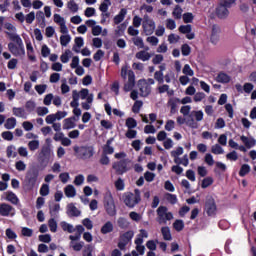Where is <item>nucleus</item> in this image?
I'll use <instances>...</instances> for the list:
<instances>
[{"label":"nucleus","mask_w":256,"mask_h":256,"mask_svg":"<svg viewBox=\"0 0 256 256\" xmlns=\"http://www.w3.org/2000/svg\"><path fill=\"white\" fill-rule=\"evenodd\" d=\"M67 8L69 9V11H71L72 13H77V11H79V5L75 3V0H70L67 3Z\"/></svg>","instance_id":"37"},{"label":"nucleus","mask_w":256,"mask_h":256,"mask_svg":"<svg viewBox=\"0 0 256 256\" xmlns=\"http://www.w3.org/2000/svg\"><path fill=\"white\" fill-rule=\"evenodd\" d=\"M212 153L215 155H222L224 154V149L221 147V145H213L212 146Z\"/></svg>","instance_id":"52"},{"label":"nucleus","mask_w":256,"mask_h":256,"mask_svg":"<svg viewBox=\"0 0 256 256\" xmlns=\"http://www.w3.org/2000/svg\"><path fill=\"white\" fill-rule=\"evenodd\" d=\"M118 227L122 230H126V229H128V227H130V222H128V220L125 219L124 217H119L118 218Z\"/></svg>","instance_id":"30"},{"label":"nucleus","mask_w":256,"mask_h":256,"mask_svg":"<svg viewBox=\"0 0 256 256\" xmlns=\"http://www.w3.org/2000/svg\"><path fill=\"white\" fill-rule=\"evenodd\" d=\"M126 15H127V9L122 8L120 12L114 17L115 25H119V23H123Z\"/></svg>","instance_id":"20"},{"label":"nucleus","mask_w":256,"mask_h":256,"mask_svg":"<svg viewBox=\"0 0 256 256\" xmlns=\"http://www.w3.org/2000/svg\"><path fill=\"white\" fill-rule=\"evenodd\" d=\"M160 232L162 233L163 240L172 241L171 230L169 229L168 226L162 227L160 229Z\"/></svg>","instance_id":"27"},{"label":"nucleus","mask_w":256,"mask_h":256,"mask_svg":"<svg viewBox=\"0 0 256 256\" xmlns=\"http://www.w3.org/2000/svg\"><path fill=\"white\" fill-rule=\"evenodd\" d=\"M49 193H50L49 184H42L40 188V195L42 197H46V196H49Z\"/></svg>","instance_id":"41"},{"label":"nucleus","mask_w":256,"mask_h":256,"mask_svg":"<svg viewBox=\"0 0 256 256\" xmlns=\"http://www.w3.org/2000/svg\"><path fill=\"white\" fill-rule=\"evenodd\" d=\"M182 17L184 23H193V19H195V16H193V13L191 12L184 13Z\"/></svg>","instance_id":"44"},{"label":"nucleus","mask_w":256,"mask_h":256,"mask_svg":"<svg viewBox=\"0 0 256 256\" xmlns=\"http://www.w3.org/2000/svg\"><path fill=\"white\" fill-rule=\"evenodd\" d=\"M136 59H139L140 61H149V59H151V53L145 51V50H141L139 52L136 53L135 55Z\"/></svg>","instance_id":"22"},{"label":"nucleus","mask_w":256,"mask_h":256,"mask_svg":"<svg viewBox=\"0 0 256 256\" xmlns=\"http://www.w3.org/2000/svg\"><path fill=\"white\" fill-rule=\"evenodd\" d=\"M183 153H184L183 147H178L176 148V150H173L170 152V156L177 159L180 155H183Z\"/></svg>","instance_id":"50"},{"label":"nucleus","mask_w":256,"mask_h":256,"mask_svg":"<svg viewBox=\"0 0 256 256\" xmlns=\"http://www.w3.org/2000/svg\"><path fill=\"white\" fill-rule=\"evenodd\" d=\"M68 215L70 217H80L81 215V211L78 210L77 206H75L74 204L70 203L68 205V211H67Z\"/></svg>","instance_id":"19"},{"label":"nucleus","mask_w":256,"mask_h":256,"mask_svg":"<svg viewBox=\"0 0 256 256\" xmlns=\"http://www.w3.org/2000/svg\"><path fill=\"white\" fill-rule=\"evenodd\" d=\"M71 43V36L70 35H62L60 36V44L62 47H67Z\"/></svg>","instance_id":"39"},{"label":"nucleus","mask_w":256,"mask_h":256,"mask_svg":"<svg viewBox=\"0 0 256 256\" xmlns=\"http://www.w3.org/2000/svg\"><path fill=\"white\" fill-rule=\"evenodd\" d=\"M226 160L235 162L238 160V154L236 151H231L230 153L226 154Z\"/></svg>","instance_id":"57"},{"label":"nucleus","mask_w":256,"mask_h":256,"mask_svg":"<svg viewBox=\"0 0 256 256\" xmlns=\"http://www.w3.org/2000/svg\"><path fill=\"white\" fill-rule=\"evenodd\" d=\"M6 200L12 203L13 205H18L19 204V198L16 196L15 193L12 191H7L6 192Z\"/></svg>","instance_id":"23"},{"label":"nucleus","mask_w":256,"mask_h":256,"mask_svg":"<svg viewBox=\"0 0 256 256\" xmlns=\"http://www.w3.org/2000/svg\"><path fill=\"white\" fill-rule=\"evenodd\" d=\"M40 147V142L37 140L29 141L28 149L29 151H36Z\"/></svg>","instance_id":"47"},{"label":"nucleus","mask_w":256,"mask_h":256,"mask_svg":"<svg viewBox=\"0 0 256 256\" xmlns=\"http://www.w3.org/2000/svg\"><path fill=\"white\" fill-rule=\"evenodd\" d=\"M40 175V170L37 167H32L26 172L24 187L26 191H32L35 187V184L38 181V176Z\"/></svg>","instance_id":"2"},{"label":"nucleus","mask_w":256,"mask_h":256,"mask_svg":"<svg viewBox=\"0 0 256 256\" xmlns=\"http://www.w3.org/2000/svg\"><path fill=\"white\" fill-rule=\"evenodd\" d=\"M9 39L13 42H10L8 44V49L14 57H23L25 56V45L23 44V40L21 39V36L19 34H15L13 32H6ZM16 43V44H15Z\"/></svg>","instance_id":"1"},{"label":"nucleus","mask_w":256,"mask_h":256,"mask_svg":"<svg viewBox=\"0 0 256 256\" xmlns=\"http://www.w3.org/2000/svg\"><path fill=\"white\" fill-rule=\"evenodd\" d=\"M114 152H115V149L113 147L104 145L103 153L101 155L108 156V155H112Z\"/></svg>","instance_id":"53"},{"label":"nucleus","mask_w":256,"mask_h":256,"mask_svg":"<svg viewBox=\"0 0 256 256\" xmlns=\"http://www.w3.org/2000/svg\"><path fill=\"white\" fill-rule=\"evenodd\" d=\"M35 91H37L38 95H43L47 91V84L36 85Z\"/></svg>","instance_id":"58"},{"label":"nucleus","mask_w":256,"mask_h":256,"mask_svg":"<svg viewBox=\"0 0 256 256\" xmlns=\"http://www.w3.org/2000/svg\"><path fill=\"white\" fill-rule=\"evenodd\" d=\"M15 168L19 172H22L27 169V165L23 161L19 160L18 162L15 163Z\"/></svg>","instance_id":"59"},{"label":"nucleus","mask_w":256,"mask_h":256,"mask_svg":"<svg viewBox=\"0 0 256 256\" xmlns=\"http://www.w3.org/2000/svg\"><path fill=\"white\" fill-rule=\"evenodd\" d=\"M213 184V178L212 177H206L201 181V188L206 189L207 187H210Z\"/></svg>","instance_id":"42"},{"label":"nucleus","mask_w":256,"mask_h":256,"mask_svg":"<svg viewBox=\"0 0 256 256\" xmlns=\"http://www.w3.org/2000/svg\"><path fill=\"white\" fill-rule=\"evenodd\" d=\"M103 205L104 210L106 211L107 215H109V217L116 216V206L112 193L106 192V194H104Z\"/></svg>","instance_id":"6"},{"label":"nucleus","mask_w":256,"mask_h":256,"mask_svg":"<svg viewBox=\"0 0 256 256\" xmlns=\"http://www.w3.org/2000/svg\"><path fill=\"white\" fill-rule=\"evenodd\" d=\"M184 221L182 219H176L175 222H173V230L176 232H181L184 230Z\"/></svg>","instance_id":"28"},{"label":"nucleus","mask_w":256,"mask_h":256,"mask_svg":"<svg viewBox=\"0 0 256 256\" xmlns=\"http://www.w3.org/2000/svg\"><path fill=\"white\" fill-rule=\"evenodd\" d=\"M216 15L219 19H227V17H229V9L219 4L216 8Z\"/></svg>","instance_id":"15"},{"label":"nucleus","mask_w":256,"mask_h":256,"mask_svg":"<svg viewBox=\"0 0 256 256\" xmlns=\"http://www.w3.org/2000/svg\"><path fill=\"white\" fill-rule=\"evenodd\" d=\"M69 59H71V50L67 49L65 52L60 56V61L62 63H69Z\"/></svg>","instance_id":"38"},{"label":"nucleus","mask_w":256,"mask_h":256,"mask_svg":"<svg viewBox=\"0 0 256 256\" xmlns=\"http://www.w3.org/2000/svg\"><path fill=\"white\" fill-rule=\"evenodd\" d=\"M241 141H243L244 145H246L248 149L254 147L256 144L255 140L249 139L246 136H241Z\"/></svg>","instance_id":"36"},{"label":"nucleus","mask_w":256,"mask_h":256,"mask_svg":"<svg viewBox=\"0 0 256 256\" xmlns=\"http://www.w3.org/2000/svg\"><path fill=\"white\" fill-rule=\"evenodd\" d=\"M141 202V192L138 189L133 192H126L123 194V204L129 209H134L137 204Z\"/></svg>","instance_id":"3"},{"label":"nucleus","mask_w":256,"mask_h":256,"mask_svg":"<svg viewBox=\"0 0 256 256\" xmlns=\"http://www.w3.org/2000/svg\"><path fill=\"white\" fill-rule=\"evenodd\" d=\"M51 149L49 145H44L41 148L40 154H38V163L40 164L42 170L46 169L50 161Z\"/></svg>","instance_id":"7"},{"label":"nucleus","mask_w":256,"mask_h":256,"mask_svg":"<svg viewBox=\"0 0 256 256\" xmlns=\"http://www.w3.org/2000/svg\"><path fill=\"white\" fill-rule=\"evenodd\" d=\"M76 194H77V192L73 185L66 186V188H65V196L66 197L74 198Z\"/></svg>","instance_id":"29"},{"label":"nucleus","mask_w":256,"mask_h":256,"mask_svg":"<svg viewBox=\"0 0 256 256\" xmlns=\"http://www.w3.org/2000/svg\"><path fill=\"white\" fill-rule=\"evenodd\" d=\"M154 79H155L158 83H160V84L165 83L164 76H163V72H161V71H156V72L154 73Z\"/></svg>","instance_id":"51"},{"label":"nucleus","mask_w":256,"mask_h":256,"mask_svg":"<svg viewBox=\"0 0 256 256\" xmlns=\"http://www.w3.org/2000/svg\"><path fill=\"white\" fill-rule=\"evenodd\" d=\"M126 127L128 129H135L137 127V121L134 118H128L126 120Z\"/></svg>","instance_id":"55"},{"label":"nucleus","mask_w":256,"mask_h":256,"mask_svg":"<svg viewBox=\"0 0 256 256\" xmlns=\"http://www.w3.org/2000/svg\"><path fill=\"white\" fill-rule=\"evenodd\" d=\"M204 162L208 166H213V164H215V161L213 160L212 154H206V156H204Z\"/></svg>","instance_id":"62"},{"label":"nucleus","mask_w":256,"mask_h":256,"mask_svg":"<svg viewBox=\"0 0 256 256\" xmlns=\"http://www.w3.org/2000/svg\"><path fill=\"white\" fill-rule=\"evenodd\" d=\"M115 188L116 191H124L125 189V183L124 180L119 178L118 180L115 181Z\"/></svg>","instance_id":"46"},{"label":"nucleus","mask_w":256,"mask_h":256,"mask_svg":"<svg viewBox=\"0 0 256 256\" xmlns=\"http://www.w3.org/2000/svg\"><path fill=\"white\" fill-rule=\"evenodd\" d=\"M38 240L41 243H50L52 241V237L50 236V234H42L38 236Z\"/></svg>","instance_id":"54"},{"label":"nucleus","mask_w":256,"mask_h":256,"mask_svg":"<svg viewBox=\"0 0 256 256\" xmlns=\"http://www.w3.org/2000/svg\"><path fill=\"white\" fill-rule=\"evenodd\" d=\"M178 103H181V99H179V98H170L168 100V107H170V113L172 115H175V113H177Z\"/></svg>","instance_id":"16"},{"label":"nucleus","mask_w":256,"mask_h":256,"mask_svg":"<svg viewBox=\"0 0 256 256\" xmlns=\"http://www.w3.org/2000/svg\"><path fill=\"white\" fill-rule=\"evenodd\" d=\"M133 87H135V72H133V70H129L128 82L124 85V91L128 93L133 90Z\"/></svg>","instance_id":"13"},{"label":"nucleus","mask_w":256,"mask_h":256,"mask_svg":"<svg viewBox=\"0 0 256 256\" xmlns=\"http://www.w3.org/2000/svg\"><path fill=\"white\" fill-rule=\"evenodd\" d=\"M1 137H3V139L5 141H12L13 140V133L10 131H6L1 133Z\"/></svg>","instance_id":"64"},{"label":"nucleus","mask_w":256,"mask_h":256,"mask_svg":"<svg viewBox=\"0 0 256 256\" xmlns=\"http://www.w3.org/2000/svg\"><path fill=\"white\" fill-rule=\"evenodd\" d=\"M175 164H182V166L187 167L188 166V156L185 155L184 157H182V159L180 160V158H175L174 160Z\"/></svg>","instance_id":"56"},{"label":"nucleus","mask_w":256,"mask_h":256,"mask_svg":"<svg viewBox=\"0 0 256 256\" xmlns=\"http://www.w3.org/2000/svg\"><path fill=\"white\" fill-rule=\"evenodd\" d=\"M133 43L136 47H139V49H145V42H143V38L136 37L133 39Z\"/></svg>","instance_id":"45"},{"label":"nucleus","mask_w":256,"mask_h":256,"mask_svg":"<svg viewBox=\"0 0 256 256\" xmlns=\"http://www.w3.org/2000/svg\"><path fill=\"white\" fill-rule=\"evenodd\" d=\"M204 211L208 217H215L217 207L215 199L212 196L206 198V202H204Z\"/></svg>","instance_id":"9"},{"label":"nucleus","mask_w":256,"mask_h":256,"mask_svg":"<svg viewBox=\"0 0 256 256\" xmlns=\"http://www.w3.org/2000/svg\"><path fill=\"white\" fill-rule=\"evenodd\" d=\"M24 21H26V23H28V25H31V23H33V21H35V13L33 11L28 13L25 16Z\"/></svg>","instance_id":"60"},{"label":"nucleus","mask_w":256,"mask_h":256,"mask_svg":"<svg viewBox=\"0 0 256 256\" xmlns=\"http://www.w3.org/2000/svg\"><path fill=\"white\" fill-rule=\"evenodd\" d=\"M60 227H62V230H63L64 232H67V233H69V234H72V233H74V231H75L74 226L68 224V223L65 222V221H62V223H60Z\"/></svg>","instance_id":"31"},{"label":"nucleus","mask_w":256,"mask_h":256,"mask_svg":"<svg viewBox=\"0 0 256 256\" xmlns=\"http://www.w3.org/2000/svg\"><path fill=\"white\" fill-rule=\"evenodd\" d=\"M142 27L145 35H153V33H155V21L153 19H150L149 16L144 17Z\"/></svg>","instance_id":"11"},{"label":"nucleus","mask_w":256,"mask_h":256,"mask_svg":"<svg viewBox=\"0 0 256 256\" xmlns=\"http://www.w3.org/2000/svg\"><path fill=\"white\" fill-rule=\"evenodd\" d=\"M133 87H135V72H133V70H129L128 82L124 85V91L128 93L133 90Z\"/></svg>","instance_id":"14"},{"label":"nucleus","mask_w":256,"mask_h":256,"mask_svg":"<svg viewBox=\"0 0 256 256\" xmlns=\"http://www.w3.org/2000/svg\"><path fill=\"white\" fill-rule=\"evenodd\" d=\"M179 39H181V37H179V35L177 34H170L168 36V41L169 43L173 44V43H179Z\"/></svg>","instance_id":"63"},{"label":"nucleus","mask_w":256,"mask_h":256,"mask_svg":"<svg viewBox=\"0 0 256 256\" xmlns=\"http://www.w3.org/2000/svg\"><path fill=\"white\" fill-rule=\"evenodd\" d=\"M15 125H17V119L8 118L4 124L5 129H15Z\"/></svg>","instance_id":"34"},{"label":"nucleus","mask_w":256,"mask_h":256,"mask_svg":"<svg viewBox=\"0 0 256 256\" xmlns=\"http://www.w3.org/2000/svg\"><path fill=\"white\" fill-rule=\"evenodd\" d=\"M172 15L175 19H181L183 17V8H181L179 5H176Z\"/></svg>","instance_id":"32"},{"label":"nucleus","mask_w":256,"mask_h":256,"mask_svg":"<svg viewBox=\"0 0 256 256\" xmlns=\"http://www.w3.org/2000/svg\"><path fill=\"white\" fill-rule=\"evenodd\" d=\"M48 227L50 228V232H57V222L55 218H51L50 220H48Z\"/></svg>","instance_id":"43"},{"label":"nucleus","mask_w":256,"mask_h":256,"mask_svg":"<svg viewBox=\"0 0 256 256\" xmlns=\"http://www.w3.org/2000/svg\"><path fill=\"white\" fill-rule=\"evenodd\" d=\"M128 164H130V159H122L117 162H113L112 169L115 170L116 175L122 176L130 171Z\"/></svg>","instance_id":"8"},{"label":"nucleus","mask_w":256,"mask_h":256,"mask_svg":"<svg viewBox=\"0 0 256 256\" xmlns=\"http://www.w3.org/2000/svg\"><path fill=\"white\" fill-rule=\"evenodd\" d=\"M36 20L41 29H45V27H47V23L45 22V13H43V11H38L36 13Z\"/></svg>","instance_id":"18"},{"label":"nucleus","mask_w":256,"mask_h":256,"mask_svg":"<svg viewBox=\"0 0 256 256\" xmlns=\"http://www.w3.org/2000/svg\"><path fill=\"white\" fill-rule=\"evenodd\" d=\"M12 113L13 115H15V117H20L21 119H27V112L25 111L24 108L14 107L12 109Z\"/></svg>","instance_id":"21"},{"label":"nucleus","mask_w":256,"mask_h":256,"mask_svg":"<svg viewBox=\"0 0 256 256\" xmlns=\"http://www.w3.org/2000/svg\"><path fill=\"white\" fill-rule=\"evenodd\" d=\"M134 232L129 230L120 235V240L118 242V248L121 251L125 250V247H127L128 243H130L131 240H133Z\"/></svg>","instance_id":"10"},{"label":"nucleus","mask_w":256,"mask_h":256,"mask_svg":"<svg viewBox=\"0 0 256 256\" xmlns=\"http://www.w3.org/2000/svg\"><path fill=\"white\" fill-rule=\"evenodd\" d=\"M182 73L188 77H193L195 75V72L193 69H191V66L189 64H186L182 70Z\"/></svg>","instance_id":"40"},{"label":"nucleus","mask_w":256,"mask_h":256,"mask_svg":"<svg viewBox=\"0 0 256 256\" xmlns=\"http://www.w3.org/2000/svg\"><path fill=\"white\" fill-rule=\"evenodd\" d=\"M178 31L180 33H183L184 35H187V33H191L192 31V27L190 24L188 25H181L179 28H178Z\"/></svg>","instance_id":"48"},{"label":"nucleus","mask_w":256,"mask_h":256,"mask_svg":"<svg viewBox=\"0 0 256 256\" xmlns=\"http://www.w3.org/2000/svg\"><path fill=\"white\" fill-rule=\"evenodd\" d=\"M72 98L73 100L70 103V106L73 109H77L79 107V92L77 90L72 91Z\"/></svg>","instance_id":"26"},{"label":"nucleus","mask_w":256,"mask_h":256,"mask_svg":"<svg viewBox=\"0 0 256 256\" xmlns=\"http://www.w3.org/2000/svg\"><path fill=\"white\" fill-rule=\"evenodd\" d=\"M73 152L79 160H88L94 156V147L89 145L74 146Z\"/></svg>","instance_id":"4"},{"label":"nucleus","mask_w":256,"mask_h":256,"mask_svg":"<svg viewBox=\"0 0 256 256\" xmlns=\"http://www.w3.org/2000/svg\"><path fill=\"white\" fill-rule=\"evenodd\" d=\"M216 81L218 83H224V84L229 83L231 81V76H229L225 72H220V73H218V75L216 77Z\"/></svg>","instance_id":"25"},{"label":"nucleus","mask_w":256,"mask_h":256,"mask_svg":"<svg viewBox=\"0 0 256 256\" xmlns=\"http://www.w3.org/2000/svg\"><path fill=\"white\" fill-rule=\"evenodd\" d=\"M60 211V204H54L50 207V215L54 217Z\"/></svg>","instance_id":"61"},{"label":"nucleus","mask_w":256,"mask_h":256,"mask_svg":"<svg viewBox=\"0 0 256 256\" xmlns=\"http://www.w3.org/2000/svg\"><path fill=\"white\" fill-rule=\"evenodd\" d=\"M63 129H75V118L65 119Z\"/></svg>","instance_id":"33"},{"label":"nucleus","mask_w":256,"mask_h":256,"mask_svg":"<svg viewBox=\"0 0 256 256\" xmlns=\"http://www.w3.org/2000/svg\"><path fill=\"white\" fill-rule=\"evenodd\" d=\"M100 232L103 235L111 234L113 232V224H112V222L111 221H107L106 224L101 226Z\"/></svg>","instance_id":"24"},{"label":"nucleus","mask_w":256,"mask_h":256,"mask_svg":"<svg viewBox=\"0 0 256 256\" xmlns=\"http://www.w3.org/2000/svg\"><path fill=\"white\" fill-rule=\"evenodd\" d=\"M0 216L1 217H13L15 216V208L7 203L0 204Z\"/></svg>","instance_id":"12"},{"label":"nucleus","mask_w":256,"mask_h":256,"mask_svg":"<svg viewBox=\"0 0 256 256\" xmlns=\"http://www.w3.org/2000/svg\"><path fill=\"white\" fill-rule=\"evenodd\" d=\"M156 214V221L159 223V225H166L168 221L174 219V215L168 211L166 206H159V208L156 210Z\"/></svg>","instance_id":"5"},{"label":"nucleus","mask_w":256,"mask_h":256,"mask_svg":"<svg viewBox=\"0 0 256 256\" xmlns=\"http://www.w3.org/2000/svg\"><path fill=\"white\" fill-rule=\"evenodd\" d=\"M151 94V85L148 83L140 84V96L141 97H149Z\"/></svg>","instance_id":"17"},{"label":"nucleus","mask_w":256,"mask_h":256,"mask_svg":"<svg viewBox=\"0 0 256 256\" xmlns=\"http://www.w3.org/2000/svg\"><path fill=\"white\" fill-rule=\"evenodd\" d=\"M250 173V166L249 164H243L240 168V172H238V175L240 177H246Z\"/></svg>","instance_id":"35"},{"label":"nucleus","mask_w":256,"mask_h":256,"mask_svg":"<svg viewBox=\"0 0 256 256\" xmlns=\"http://www.w3.org/2000/svg\"><path fill=\"white\" fill-rule=\"evenodd\" d=\"M181 53L184 57H188V55H191V46L188 44H183L181 47Z\"/></svg>","instance_id":"49"}]
</instances>
